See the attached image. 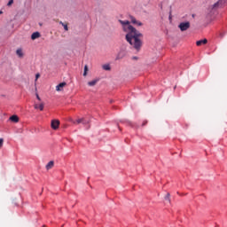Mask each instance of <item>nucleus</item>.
Here are the masks:
<instances>
[{"mask_svg": "<svg viewBox=\"0 0 227 227\" xmlns=\"http://www.w3.org/2000/svg\"><path fill=\"white\" fill-rule=\"evenodd\" d=\"M129 32L125 35V40L135 49L136 51H141L143 47V41L140 38H143V34L139 32L134 26L128 27Z\"/></svg>", "mask_w": 227, "mask_h": 227, "instance_id": "nucleus-1", "label": "nucleus"}, {"mask_svg": "<svg viewBox=\"0 0 227 227\" xmlns=\"http://www.w3.org/2000/svg\"><path fill=\"white\" fill-rule=\"evenodd\" d=\"M225 3H226V1H224V0H218L216 3H215L211 6V13H215V12H217V10H219V8H223V6H224Z\"/></svg>", "mask_w": 227, "mask_h": 227, "instance_id": "nucleus-2", "label": "nucleus"}, {"mask_svg": "<svg viewBox=\"0 0 227 227\" xmlns=\"http://www.w3.org/2000/svg\"><path fill=\"white\" fill-rule=\"evenodd\" d=\"M120 122L131 127V129H139V125L137 123L132 122L129 120H121Z\"/></svg>", "mask_w": 227, "mask_h": 227, "instance_id": "nucleus-3", "label": "nucleus"}, {"mask_svg": "<svg viewBox=\"0 0 227 227\" xmlns=\"http://www.w3.org/2000/svg\"><path fill=\"white\" fill-rule=\"evenodd\" d=\"M119 22L121 24L124 33H129V26H132L130 21L119 20Z\"/></svg>", "mask_w": 227, "mask_h": 227, "instance_id": "nucleus-4", "label": "nucleus"}, {"mask_svg": "<svg viewBox=\"0 0 227 227\" xmlns=\"http://www.w3.org/2000/svg\"><path fill=\"white\" fill-rule=\"evenodd\" d=\"M178 27H179L180 31H187V29H189V27H191V22H189V21L181 22L178 25Z\"/></svg>", "mask_w": 227, "mask_h": 227, "instance_id": "nucleus-5", "label": "nucleus"}, {"mask_svg": "<svg viewBox=\"0 0 227 227\" xmlns=\"http://www.w3.org/2000/svg\"><path fill=\"white\" fill-rule=\"evenodd\" d=\"M125 56H127V51H125V50H121L116 58H115V60L118 61L120 59H123L125 58Z\"/></svg>", "mask_w": 227, "mask_h": 227, "instance_id": "nucleus-6", "label": "nucleus"}, {"mask_svg": "<svg viewBox=\"0 0 227 227\" xmlns=\"http://www.w3.org/2000/svg\"><path fill=\"white\" fill-rule=\"evenodd\" d=\"M51 127L53 130H58L59 129V120H52L51 123Z\"/></svg>", "mask_w": 227, "mask_h": 227, "instance_id": "nucleus-7", "label": "nucleus"}, {"mask_svg": "<svg viewBox=\"0 0 227 227\" xmlns=\"http://www.w3.org/2000/svg\"><path fill=\"white\" fill-rule=\"evenodd\" d=\"M207 43H208V40H207V38L196 42L197 47H201V45H207Z\"/></svg>", "mask_w": 227, "mask_h": 227, "instance_id": "nucleus-8", "label": "nucleus"}, {"mask_svg": "<svg viewBox=\"0 0 227 227\" xmlns=\"http://www.w3.org/2000/svg\"><path fill=\"white\" fill-rule=\"evenodd\" d=\"M64 86H67V82H62L60 83H59L57 86H56V90L57 91H63V87Z\"/></svg>", "mask_w": 227, "mask_h": 227, "instance_id": "nucleus-9", "label": "nucleus"}, {"mask_svg": "<svg viewBox=\"0 0 227 227\" xmlns=\"http://www.w3.org/2000/svg\"><path fill=\"white\" fill-rule=\"evenodd\" d=\"M10 121H12V123H19V115L13 114L9 118Z\"/></svg>", "mask_w": 227, "mask_h": 227, "instance_id": "nucleus-10", "label": "nucleus"}, {"mask_svg": "<svg viewBox=\"0 0 227 227\" xmlns=\"http://www.w3.org/2000/svg\"><path fill=\"white\" fill-rule=\"evenodd\" d=\"M40 36H42V35L40 34V32H34L31 35V40H36L37 38H40Z\"/></svg>", "mask_w": 227, "mask_h": 227, "instance_id": "nucleus-11", "label": "nucleus"}, {"mask_svg": "<svg viewBox=\"0 0 227 227\" xmlns=\"http://www.w3.org/2000/svg\"><path fill=\"white\" fill-rule=\"evenodd\" d=\"M98 81H100V79L97 78L90 82H88V86L93 87L97 84V82H98Z\"/></svg>", "mask_w": 227, "mask_h": 227, "instance_id": "nucleus-12", "label": "nucleus"}, {"mask_svg": "<svg viewBox=\"0 0 227 227\" xmlns=\"http://www.w3.org/2000/svg\"><path fill=\"white\" fill-rule=\"evenodd\" d=\"M52 168H54V162L52 160L49 161L46 165V169H52Z\"/></svg>", "mask_w": 227, "mask_h": 227, "instance_id": "nucleus-13", "label": "nucleus"}, {"mask_svg": "<svg viewBox=\"0 0 227 227\" xmlns=\"http://www.w3.org/2000/svg\"><path fill=\"white\" fill-rule=\"evenodd\" d=\"M103 70H106V72H109L111 70V65L109 64H105L102 67Z\"/></svg>", "mask_w": 227, "mask_h": 227, "instance_id": "nucleus-14", "label": "nucleus"}, {"mask_svg": "<svg viewBox=\"0 0 227 227\" xmlns=\"http://www.w3.org/2000/svg\"><path fill=\"white\" fill-rule=\"evenodd\" d=\"M44 105L43 103H41L39 106L35 105V109H40V111H43Z\"/></svg>", "mask_w": 227, "mask_h": 227, "instance_id": "nucleus-15", "label": "nucleus"}, {"mask_svg": "<svg viewBox=\"0 0 227 227\" xmlns=\"http://www.w3.org/2000/svg\"><path fill=\"white\" fill-rule=\"evenodd\" d=\"M129 19H130L131 24L137 23V20H136V17L129 15Z\"/></svg>", "mask_w": 227, "mask_h": 227, "instance_id": "nucleus-16", "label": "nucleus"}, {"mask_svg": "<svg viewBox=\"0 0 227 227\" xmlns=\"http://www.w3.org/2000/svg\"><path fill=\"white\" fill-rule=\"evenodd\" d=\"M16 54L20 57V58H22V56H24V53L22 52V50L20 49H18L16 51Z\"/></svg>", "mask_w": 227, "mask_h": 227, "instance_id": "nucleus-17", "label": "nucleus"}, {"mask_svg": "<svg viewBox=\"0 0 227 227\" xmlns=\"http://www.w3.org/2000/svg\"><path fill=\"white\" fill-rule=\"evenodd\" d=\"M88 65H85L83 69V77H86V75H88Z\"/></svg>", "mask_w": 227, "mask_h": 227, "instance_id": "nucleus-18", "label": "nucleus"}, {"mask_svg": "<svg viewBox=\"0 0 227 227\" xmlns=\"http://www.w3.org/2000/svg\"><path fill=\"white\" fill-rule=\"evenodd\" d=\"M171 194H169V192H168L165 196V200L168 201L169 203H171V200H170Z\"/></svg>", "mask_w": 227, "mask_h": 227, "instance_id": "nucleus-19", "label": "nucleus"}, {"mask_svg": "<svg viewBox=\"0 0 227 227\" xmlns=\"http://www.w3.org/2000/svg\"><path fill=\"white\" fill-rule=\"evenodd\" d=\"M82 125H88L90 123V121L86 120L85 118H82Z\"/></svg>", "mask_w": 227, "mask_h": 227, "instance_id": "nucleus-20", "label": "nucleus"}, {"mask_svg": "<svg viewBox=\"0 0 227 227\" xmlns=\"http://www.w3.org/2000/svg\"><path fill=\"white\" fill-rule=\"evenodd\" d=\"M4 143V138H0V148H3V144Z\"/></svg>", "mask_w": 227, "mask_h": 227, "instance_id": "nucleus-21", "label": "nucleus"}, {"mask_svg": "<svg viewBox=\"0 0 227 227\" xmlns=\"http://www.w3.org/2000/svg\"><path fill=\"white\" fill-rule=\"evenodd\" d=\"M146 125H148V121H144L142 123V127H146Z\"/></svg>", "mask_w": 227, "mask_h": 227, "instance_id": "nucleus-22", "label": "nucleus"}, {"mask_svg": "<svg viewBox=\"0 0 227 227\" xmlns=\"http://www.w3.org/2000/svg\"><path fill=\"white\" fill-rule=\"evenodd\" d=\"M12 4H13V0H9V2L7 3V6H12Z\"/></svg>", "mask_w": 227, "mask_h": 227, "instance_id": "nucleus-23", "label": "nucleus"}, {"mask_svg": "<svg viewBox=\"0 0 227 227\" xmlns=\"http://www.w3.org/2000/svg\"><path fill=\"white\" fill-rule=\"evenodd\" d=\"M136 26H143V22L137 20V23H135Z\"/></svg>", "mask_w": 227, "mask_h": 227, "instance_id": "nucleus-24", "label": "nucleus"}, {"mask_svg": "<svg viewBox=\"0 0 227 227\" xmlns=\"http://www.w3.org/2000/svg\"><path fill=\"white\" fill-rule=\"evenodd\" d=\"M62 26H63L65 31H68V25L64 23V25H62Z\"/></svg>", "mask_w": 227, "mask_h": 227, "instance_id": "nucleus-25", "label": "nucleus"}, {"mask_svg": "<svg viewBox=\"0 0 227 227\" xmlns=\"http://www.w3.org/2000/svg\"><path fill=\"white\" fill-rule=\"evenodd\" d=\"M74 123H77V124L82 123V118L76 120Z\"/></svg>", "mask_w": 227, "mask_h": 227, "instance_id": "nucleus-26", "label": "nucleus"}, {"mask_svg": "<svg viewBox=\"0 0 227 227\" xmlns=\"http://www.w3.org/2000/svg\"><path fill=\"white\" fill-rule=\"evenodd\" d=\"M36 98H37V100H42V98H40V96L38 95V94H36Z\"/></svg>", "mask_w": 227, "mask_h": 227, "instance_id": "nucleus-27", "label": "nucleus"}, {"mask_svg": "<svg viewBox=\"0 0 227 227\" xmlns=\"http://www.w3.org/2000/svg\"><path fill=\"white\" fill-rule=\"evenodd\" d=\"M60 26H65V23H63V21L59 22Z\"/></svg>", "mask_w": 227, "mask_h": 227, "instance_id": "nucleus-28", "label": "nucleus"}, {"mask_svg": "<svg viewBox=\"0 0 227 227\" xmlns=\"http://www.w3.org/2000/svg\"><path fill=\"white\" fill-rule=\"evenodd\" d=\"M40 77V74H35V78L38 79Z\"/></svg>", "mask_w": 227, "mask_h": 227, "instance_id": "nucleus-29", "label": "nucleus"}, {"mask_svg": "<svg viewBox=\"0 0 227 227\" xmlns=\"http://www.w3.org/2000/svg\"><path fill=\"white\" fill-rule=\"evenodd\" d=\"M117 127H118L119 130H121V128H120V124H117Z\"/></svg>", "mask_w": 227, "mask_h": 227, "instance_id": "nucleus-30", "label": "nucleus"}, {"mask_svg": "<svg viewBox=\"0 0 227 227\" xmlns=\"http://www.w3.org/2000/svg\"><path fill=\"white\" fill-rule=\"evenodd\" d=\"M169 20H171V11L169 12Z\"/></svg>", "mask_w": 227, "mask_h": 227, "instance_id": "nucleus-31", "label": "nucleus"}, {"mask_svg": "<svg viewBox=\"0 0 227 227\" xmlns=\"http://www.w3.org/2000/svg\"><path fill=\"white\" fill-rule=\"evenodd\" d=\"M132 59H137V57H132Z\"/></svg>", "mask_w": 227, "mask_h": 227, "instance_id": "nucleus-32", "label": "nucleus"}, {"mask_svg": "<svg viewBox=\"0 0 227 227\" xmlns=\"http://www.w3.org/2000/svg\"><path fill=\"white\" fill-rule=\"evenodd\" d=\"M0 15H3V11H0Z\"/></svg>", "mask_w": 227, "mask_h": 227, "instance_id": "nucleus-33", "label": "nucleus"}, {"mask_svg": "<svg viewBox=\"0 0 227 227\" xmlns=\"http://www.w3.org/2000/svg\"><path fill=\"white\" fill-rule=\"evenodd\" d=\"M110 104H113V100H110Z\"/></svg>", "mask_w": 227, "mask_h": 227, "instance_id": "nucleus-34", "label": "nucleus"}, {"mask_svg": "<svg viewBox=\"0 0 227 227\" xmlns=\"http://www.w3.org/2000/svg\"><path fill=\"white\" fill-rule=\"evenodd\" d=\"M224 35H221V37L223 38Z\"/></svg>", "mask_w": 227, "mask_h": 227, "instance_id": "nucleus-35", "label": "nucleus"}, {"mask_svg": "<svg viewBox=\"0 0 227 227\" xmlns=\"http://www.w3.org/2000/svg\"><path fill=\"white\" fill-rule=\"evenodd\" d=\"M39 26H42V23H39Z\"/></svg>", "mask_w": 227, "mask_h": 227, "instance_id": "nucleus-36", "label": "nucleus"}]
</instances>
